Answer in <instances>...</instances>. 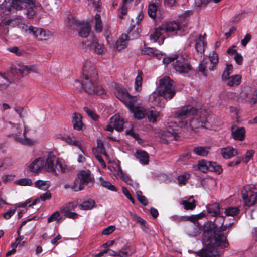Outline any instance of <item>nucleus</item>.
I'll return each mask as SVG.
<instances>
[{"label": "nucleus", "mask_w": 257, "mask_h": 257, "mask_svg": "<svg viewBox=\"0 0 257 257\" xmlns=\"http://www.w3.org/2000/svg\"><path fill=\"white\" fill-rule=\"evenodd\" d=\"M224 222L220 227L214 222L205 224L203 226L202 242L204 247L197 252H194L199 257H219L218 248H226L228 246L225 231L227 225L223 226Z\"/></svg>", "instance_id": "nucleus-1"}, {"label": "nucleus", "mask_w": 257, "mask_h": 257, "mask_svg": "<svg viewBox=\"0 0 257 257\" xmlns=\"http://www.w3.org/2000/svg\"><path fill=\"white\" fill-rule=\"evenodd\" d=\"M197 113V110L191 105H187L174 112V117L176 119L175 123L180 127L186 126L190 121V125L193 128H199L204 127L207 122V118L205 116V112L201 110L200 113L203 116H200L198 118V115L195 117L190 118Z\"/></svg>", "instance_id": "nucleus-2"}, {"label": "nucleus", "mask_w": 257, "mask_h": 257, "mask_svg": "<svg viewBox=\"0 0 257 257\" xmlns=\"http://www.w3.org/2000/svg\"><path fill=\"white\" fill-rule=\"evenodd\" d=\"M163 62L165 64L173 62L174 68L180 74L188 73L192 69L188 60L181 55H174L164 57Z\"/></svg>", "instance_id": "nucleus-3"}, {"label": "nucleus", "mask_w": 257, "mask_h": 257, "mask_svg": "<svg viewBox=\"0 0 257 257\" xmlns=\"http://www.w3.org/2000/svg\"><path fill=\"white\" fill-rule=\"evenodd\" d=\"M157 90L160 96L165 99H171L175 94L173 81L169 77H165L160 80Z\"/></svg>", "instance_id": "nucleus-4"}, {"label": "nucleus", "mask_w": 257, "mask_h": 257, "mask_svg": "<svg viewBox=\"0 0 257 257\" xmlns=\"http://www.w3.org/2000/svg\"><path fill=\"white\" fill-rule=\"evenodd\" d=\"M31 72H37V69L34 66H27L19 63L11 66L9 76L13 77L14 80H18L24 75Z\"/></svg>", "instance_id": "nucleus-5"}, {"label": "nucleus", "mask_w": 257, "mask_h": 257, "mask_svg": "<svg viewBox=\"0 0 257 257\" xmlns=\"http://www.w3.org/2000/svg\"><path fill=\"white\" fill-rule=\"evenodd\" d=\"M97 80H93L91 77H83L81 84L82 88L88 94L101 95L105 93V91L101 86L97 84Z\"/></svg>", "instance_id": "nucleus-6"}, {"label": "nucleus", "mask_w": 257, "mask_h": 257, "mask_svg": "<svg viewBox=\"0 0 257 257\" xmlns=\"http://www.w3.org/2000/svg\"><path fill=\"white\" fill-rule=\"evenodd\" d=\"M242 198L246 206H251L257 203V189L254 185L249 184L243 187L242 190Z\"/></svg>", "instance_id": "nucleus-7"}, {"label": "nucleus", "mask_w": 257, "mask_h": 257, "mask_svg": "<svg viewBox=\"0 0 257 257\" xmlns=\"http://www.w3.org/2000/svg\"><path fill=\"white\" fill-rule=\"evenodd\" d=\"M83 47L85 51H94L95 53L101 55L105 51L104 45L102 43H99L97 38L94 35L89 36L88 39L83 42Z\"/></svg>", "instance_id": "nucleus-8"}, {"label": "nucleus", "mask_w": 257, "mask_h": 257, "mask_svg": "<svg viewBox=\"0 0 257 257\" xmlns=\"http://www.w3.org/2000/svg\"><path fill=\"white\" fill-rule=\"evenodd\" d=\"M198 168L199 170L203 173L210 171L220 174L222 172V169L220 164L215 162L208 161L204 159L199 161Z\"/></svg>", "instance_id": "nucleus-9"}, {"label": "nucleus", "mask_w": 257, "mask_h": 257, "mask_svg": "<svg viewBox=\"0 0 257 257\" xmlns=\"http://www.w3.org/2000/svg\"><path fill=\"white\" fill-rule=\"evenodd\" d=\"M83 77L92 78L93 80L98 79V73L95 66L90 61H85L82 69Z\"/></svg>", "instance_id": "nucleus-10"}, {"label": "nucleus", "mask_w": 257, "mask_h": 257, "mask_svg": "<svg viewBox=\"0 0 257 257\" xmlns=\"http://www.w3.org/2000/svg\"><path fill=\"white\" fill-rule=\"evenodd\" d=\"M83 183L88 187L93 186L95 179L91 172L88 170H81L77 174Z\"/></svg>", "instance_id": "nucleus-11"}, {"label": "nucleus", "mask_w": 257, "mask_h": 257, "mask_svg": "<svg viewBox=\"0 0 257 257\" xmlns=\"http://www.w3.org/2000/svg\"><path fill=\"white\" fill-rule=\"evenodd\" d=\"M57 160L59 159L52 152L48 154L45 165V169L48 172L53 173L55 175L57 174L56 171V166L54 164V162L55 161L57 162Z\"/></svg>", "instance_id": "nucleus-12"}, {"label": "nucleus", "mask_w": 257, "mask_h": 257, "mask_svg": "<svg viewBox=\"0 0 257 257\" xmlns=\"http://www.w3.org/2000/svg\"><path fill=\"white\" fill-rule=\"evenodd\" d=\"M28 30L29 34H32L34 37L40 40H46L49 37V33H47L41 28L29 26Z\"/></svg>", "instance_id": "nucleus-13"}, {"label": "nucleus", "mask_w": 257, "mask_h": 257, "mask_svg": "<svg viewBox=\"0 0 257 257\" xmlns=\"http://www.w3.org/2000/svg\"><path fill=\"white\" fill-rule=\"evenodd\" d=\"M206 207L208 214L213 217H220V210L219 203L214 202L209 204L206 205ZM220 217L222 219H223L224 217L223 216H220Z\"/></svg>", "instance_id": "nucleus-14"}, {"label": "nucleus", "mask_w": 257, "mask_h": 257, "mask_svg": "<svg viewBox=\"0 0 257 257\" xmlns=\"http://www.w3.org/2000/svg\"><path fill=\"white\" fill-rule=\"evenodd\" d=\"M206 34L203 36L199 35L198 38L195 40V49L197 52L203 54L205 51V46L206 45L205 42Z\"/></svg>", "instance_id": "nucleus-15"}, {"label": "nucleus", "mask_w": 257, "mask_h": 257, "mask_svg": "<svg viewBox=\"0 0 257 257\" xmlns=\"http://www.w3.org/2000/svg\"><path fill=\"white\" fill-rule=\"evenodd\" d=\"M16 21L12 19H4L0 23V36L6 35L9 32V27L14 26Z\"/></svg>", "instance_id": "nucleus-16"}, {"label": "nucleus", "mask_w": 257, "mask_h": 257, "mask_svg": "<svg viewBox=\"0 0 257 257\" xmlns=\"http://www.w3.org/2000/svg\"><path fill=\"white\" fill-rule=\"evenodd\" d=\"M110 123L112 124L114 128L118 131H121L123 129L124 120L119 115L115 114L110 119Z\"/></svg>", "instance_id": "nucleus-17"}, {"label": "nucleus", "mask_w": 257, "mask_h": 257, "mask_svg": "<svg viewBox=\"0 0 257 257\" xmlns=\"http://www.w3.org/2000/svg\"><path fill=\"white\" fill-rule=\"evenodd\" d=\"M159 27L160 29L166 33L173 32L179 29V24L175 22L162 24Z\"/></svg>", "instance_id": "nucleus-18"}, {"label": "nucleus", "mask_w": 257, "mask_h": 257, "mask_svg": "<svg viewBox=\"0 0 257 257\" xmlns=\"http://www.w3.org/2000/svg\"><path fill=\"white\" fill-rule=\"evenodd\" d=\"M210 149L211 147L210 146H198L194 147L192 152L197 156L205 157L208 155Z\"/></svg>", "instance_id": "nucleus-19"}, {"label": "nucleus", "mask_w": 257, "mask_h": 257, "mask_svg": "<svg viewBox=\"0 0 257 257\" xmlns=\"http://www.w3.org/2000/svg\"><path fill=\"white\" fill-rule=\"evenodd\" d=\"M83 22L78 21L71 14L68 15L65 20L66 25L70 29H75L80 26Z\"/></svg>", "instance_id": "nucleus-20"}, {"label": "nucleus", "mask_w": 257, "mask_h": 257, "mask_svg": "<svg viewBox=\"0 0 257 257\" xmlns=\"http://www.w3.org/2000/svg\"><path fill=\"white\" fill-rule=\"evenodd\" d=\"M128 36L126 34H122L116 42V48L118 51H121L126 47L128 43Z\"/></svg>", "instance_id": "nucleus-21"}, {"label": "nucleus", "mask_w": 257, "mask_h": 257, "mask_svg": "<svg viewBox=\"0 0 257 257\" xmlns=\"http://www.w3.org/2000/svg\"><path fill=\"white\" fill-rule=\"evenodd\" d=\"M116 90L115 92L116 97L122 102L130 95L126 89L121 86H117Z\"/></svg>", "instance_id": "nucleus-22"}, {"label": "nucleus", "mask_w": 257, "mask_h": 257, "mask_svg": "<svg viewBox=\"0 0 257 257\" xmlns=\"http://www.w3.org/2000/svg\"><path fill=\"white\" fill-rule=\"evenodd\" d=\"M30 0H10L13 9L23 10L29 4Z\"/></svg>", "instance_id": "nucleus-23"}, {"label": "nucleus", "mask_w": 257, "mask_h": 257, "mask_svg": "<svg viewBox=\"0 0 257 257\" xmlns=\"http://www.w3.org/2000/svg\"><path fill=\"white\" fill-rule=\"evenodd\" d=\"M82 119V116L81 114L77 113L74 114L72 118V124L74 129L78 131L82 130L83 126Z\"/></svg>", "instance_id": "nucleus-24"}, {"label": "nucleus", "mask_w": 257, "mask_h": 257, "mask_svg": "<svg viewBox=\"0 0 257 257\" xmlns=\"http://www.w3.org/2000/svg\"><path fill=\"white\" fill-rule=\"evenodd\" d=\"M79 27L80 31L78 32L79 36L86 38L89 36L90 26L88 23L83 22Z\"/></svg>", "instance_id": "nucleus-25"}, {"label": "nucleus", "mask_w": 257, "mask_h": 257, "mask_svg": "<svg viewBox=\"0 0 257 257\" xmlns=\"http://www.w3.org/2000/svg\"><path fill=\"white\" fill-rule=\"evenodd\" d=\"M12 9L10 0H5L0 4V13L9 15L12 12Z\"/></svg>", "instance_id": "nucleus-26"}, {"label": "nucleus", "mask_w": 257, "mask_h": 257, "mask_svg": "<svg viewBox=\"0 0 257 257\" xmlns=\"http://www.w3.org/2000/svg\"><path fill=\"white\" fill-rule=\"evenodd\" d=\"M43 165V160L41 158H36L29 166L31 172L37 173Z\"/></svg>", "instance_id": "nucleus-27"}, {"label": "nucleus", "mask_w": 257, "mask_h": 257, "mask_svg": "<svg viewBox=\"0 0 257 257\" xmlns=\"http://www.w3.org/2000/svg\"><path fill=\"white\" fill-rule=\"evenodd\" d=\"M238 47L236 45H232L229 47L227 50V53L230 56L235 55L234 59L238 64H241V55L237 53Z\"/></svg>", "instance_id": "nucleus-28"}, {"label": "nucleus", "mask_w": 257, "mask_h": 257, "mask_svg": "<svg viewBox=\"0 0 257 257\" xmlns=\"http://www.w3.org/2000/svg\"><path fill=\"white\" fill-rule=\"evenodd\" d=\"M142 53L144 54L154 56L160 59L163 56V54L154 48L146 47L142 49Z\"/></svg>", "instance_id": "nucleus-29"}, {"label": "nucleus", "mask_w": 257, "mask_h": 257, "mask_svg": "<svg viewBox=\"0 0 257 257\" xmlns=\"http://www.w3.org/2000/svg\"><path fill=\"white\" fill-rule=\"evenodd\" d=\"M237 154V151L231 147H226L221 150V154L224 158L228 159Z\"/></svg>", "instance_id": "nucleus-30"}, {"label": "nucleus", "mask_w": 257, "mask_h": 257, "mask_svg": "<svg viewBox=\"0 0 257 257\" xmlns=\"http://www.w3.org/2000/svg\"><path fill=\"white\" fill-rule=\"evenodd\" d=\"M135 156L142 164L146 165L149 162V156L144 151H137Z\"/></svg>", "instance_id": "nucleus-31"}, {"label": "nucleus", "mask_w": 257, "mask_h": 257, "mask_svg": "<svg viewBox=\"0 0 257 257\" xmlns=\"http://www.w3.org/2000/svg\"><path fill=\"white\" fill-rule=\"evenodd\" d=\"M176 133V131L173 128L167 131H163L160 134V142L163 144H168L167 138L174 136Z\"/></svg>", "instance_id": "nucleus-32"}, {"label": "nucleus", "mask_w": 257, "mask_h": 257, "mask_svg": "<svg viewBox=\"0 0 257 257\" xmlns=\"http://www.w3.org/2000/svg\"><path fill=\"white\" fill-rule=\"evenodd\" d=\"M128 38L129 39H137L139 37V33L138 31V28L135 25H132L130 26L127 31Z\"/></svg>", "instance_id": "nucleus-33"}, {"label": "nucleus", "mask_w": 257, "mask_h": 257, "mask_svg": "<svg viewBox=\"0 0 257 257\" xmlns=\"http://www.w3.org/2000/svg\"><path fill=\"white\" fill-rule=\"evenodd\" d=\"M84 188V184L77 175V178H75L73 183L72 184L71 189L74 191H78L83 189Z\"/></svg>", "instance_id": "nucleus-34"}, {"label": "nucleus", "mask_w": 257, "mask_h": 257, "mask_svg": "<svg viewBox=\"0 0 257 257\" xmlns=\"http://www.w3.org/2000/svg\"><path fill=\"white\" fill-rule=\"evenodd\" d=\"M95 202L92 199H89L83 201L80 205L79 208L81 210H88L92 209L95 207Z\"/></svg>", "instance_id": "nucleus-35"}, {"label": "nucleus", "mask_w": 257, "mask_h": 257, "mask_svg": "<svg viewBox=\"0 0 257 257\" xmlns=\"http://www.w3.org/2000/svg\"><path fill=\"white\" fill-rule=\"evenodd\" d=\"M99 180L100 185L103 187L112 191H117V189L115 186L112 185L110 182L103 179L102 177L99 178Z\"/></svg>", "instance_id": "nucleus-36"}, {"label": "nucleus", "mask_w": 257, "mask_h": 257, "mask_svg": "<svg viewBox=\"0 0 257 257\" xmlns=\"http://www.w3.org/2000/svg\"><path fill=\"white\" fill-rule=\"evenodd\" d=\"M132 111L133 112L135 117L138 119H141L144 118L146 114V111L144 109L140 107H137L133 108Z\"/></svg>", "instance_id": "nucleus-37"}, {"label": "nucleus", "mask_w": 257, "mask_h": 257, "mask_svg": "<svg viewBox=\"0 0 257 257\" xmlns=\"http://www.w3.org/2000/svg\"><path fill=\"white\" fill-rule=\"evenodd\" d=\"M160 96H158V94L155 92L152 93L149 97V101L151 102H157V104L156 105L161 108H164L165 104L164 102H161L160 101Z\"/></svg>", "instance_id": "nucleus-38"}, {"label": "nucleus", "mask_w": 257, "mask_h": 257, "mask_svg": "<svg viewBox=\"0 0 257 257\" xmlns=\"http://www.w3.org/2000/svg\"><path fill=\"white\" fill-rule=\"evenodd\" d=\"M227 81V84L228 86H237L240 83L241 76L239 75H232Z\"/></svg>", "instance_id": "nucleus-39"}, {"label": "nucleus", "mask_w": 257, "mask_h": 257, "mask_svg": "<svg viewBox=\"0 0 257 257\" xmlns=\"http://www.w3.org/2000/svg\"><path fill=\"white\" fill-rule=\"evenodd\" d=\"M34 4L31 3L30 1H29V4L26 7H25L24 10L25 11V13L27 15L28 18H33L35 14V12L33 9Z\"/></svg>", "instance_id": "nucleus-40"}, {"label": "nucleus", "mask_w": 257, "mask_h": 257, "mask_svg": "<svg viewBox=\"0 0 257 257\" xmlns=\"http://www.w3.org/2000/svg\"><path fill=\"white\" fill-rule=\"evenodd\" d=\"M149 121L152 123H155L157 121V118L160 116V114L157 111L153 110H149L147 113Z\"/></svg>", "instance_id": "nucleus-41"}, {"label": "nucleus", "mask_w": 257, "mask_h": 257, "mask_svg": "<svg viewBox=\"0 0 257 257\" xmlns=\"http://www.w3.org/2000/svg\"><path fill=\"white\" fill-rule=\"evenodd\" d=\"M232 136L234 140H241V128L237 127L235 124H233L231 127Z\"/></svg>", "instance_id": "nucleus-42"}, {"label": "nucleus", "mask_w": 257, "mask_h": 257, "mask_svg": "<svg viewBox=\"0 0 257 257\" xmlns=\"http://www.w3.org/2000/svg\"><path fill=\"white\" fill-rule=\"evenodd\" d=\"M95 24L94 26V29L97 32L100 33L102 31V25L100 15L96 14L95 15Z\"/></svg>", "instance_id": "nucleus-43"}, {"label": "nucleus", "mask_w": 257, "mask_h": 257, "mask_svg": "<svg viewBox=\"0 0 257 257\" xmlns=\"http://www.w3.org/2000/svg\"><path fill=\"white\" fill-rule=\"evenodd\" d=\"M119 172L121 174V178L122 180L126 182L127 184L132 186L133 187H135V186L133 185L132 183V180L131 178L125 173H124L122 170L120 168ZM135 187H138L139 186V184L138 183H135Z\"/></svg>", "instance_id": "nucleus-44"}, {"label": "nucleus", "mask_w": 257, "mask_h": 257, "mask_svg": "<svg viewBox=\"0 0 257 257\" xmlns=\"http://www.w3.org/2000/svg\"><path fill=\"white\" fill-rule=\"evenodd\" d=\"M10 83L9 79L0 73V90L6 89Z\"/></svg>", "instance_id": "nucleus-45"}, {"label": "nucleus", "mask_w": 257, "mask_h": 257, "mask_svg": "<svg viewBox=\"0 0 257 257\" xmlns=\"http://www.w3.org/2000/svg\"><path fill=\"white\" fill-rule=\"evenodd\" d=\"M25 131L23 133V136L25 137L26 132L28 131L27 128H26V126L24 125ZM15 139L18 142L21 143L22 144L24 145H31L33 144V141L29 138L25 137L24 139L19 138L18 137H15Z\"/></svg>", "instance_id": "nucleus-46"}, {"label": "nucleus", "mask_w": 257, "mask_h": 257, "mask_svg": "<svg viewBox=\"0 0 257 257\" xmlns=\"http://www.w3.org/2000/svg\"><path fill=\"white\" fill-rule=\"evenodd\" d=\"M157 11V7L155 4H150L148 9V14L149 16L155 19L156 17V12Z\"/></svg>", "instance_id": "nucleus-47"}, {"label": "nucleus", "mask_w": 257, "mask_h": 257, "mask_svg": "<svg viewBox=\"0 0 257 257\" xmlns=\"http://www.w3.org/2000/svg\"><path fill=\"white\" fill-rule=\"evenodd\" d=\"M232 70L233 66L232 65H226V68L222 75V79L223 81L228 80L230 78L229 75L232 72Z\"/></svg>", "instance_id": "nucleus-48"}, {"label": "nucleus", "mask_w": 257, "mask_h": 257, "mask_svg": "<svg viewBox=\"0 0 257 257\" xmlns=\"http://www.w3.org/2000/svg\"><path fill=\"white\" fill-rule=\"evenodd\" d=\"M35 186L39 189L46 190L50 187V184L47 181L39 180L35 182Z\"/></svg>", "instance_id": "nucleus-49"}, {"label": "nucleus", "mask_w": 257, "mask_h": 257, "mask_svg": "<svg viewBox=\"0 0 257 257\" xmlns=\"http://www.w3.org/2000/svg\"><path fill=\"white\" fill-rule=\"evenodd\" d=\"M122 102L131 110H133L135 102V97L130 95Z\"/></svg>", "instance_id": "nucleus-50"}, {"label": "nucleus", "mask_w": 257, "mask_h": 257, "mask_svg": "<svg viewBox=\"0 0 257 257\" xmlns=\"http://www.w3.org/2000/svg\"><path fill=\"white\" fill-rule=\"evenodd\" d=\"M142 77L140 73L138 72V74L136 77L135 82V88L136 91L140 92L142 89Z\"/></svg>", "instance_id": "nucleus-51"}, {"label": "nucleus", "mask_w": 257, "mask_h": 257, "mask_svg": "<svg viewBox=\"0 0 257 257\" xmlns=\"http://www.w3.org/2000/svg\"><path fill=\"white\" fill-rule=\"evenodd\" d=\"M136 195L138 200L143 205L146 206L148 204V200L146 197L142 195V192L141 191H136Z\"/></svg>", "instance_id": "nucleus-52"}, {"label": "nucleus", "mask_w": 257, "mask_h": 257, "mask_svg": "<svg viewBox=\"0 0 257 257\" xmlns=\"http://www.w3.org/2000/svg\"><path fill=\"white\" fill-rule=\"evenodd\" d=\"M239 210L237 207H228L225 210L226 216H234L238 213Z\"/></svg>", "instance_id": "nucleus-53"}, {"label": "nucleus", "mask_w": 257, "mask_h": 257, "mask_svg": "<svg viewBox=\"0 0 257 257\" xmlns=\"http://www.w3.org/2000/svg\"><path fill=\"white\" fill-rule=\"evenodd\" d=\"M254 154V151L253 150H247L245 155L244 158L242 157V162L247 164L252 158Z\"/></svg>", "instance_id": "nucleus-54"}, {"label": "nucleus", "mask_w": 257, "mask_h": 257, "mask_svg": "<svg viewBox=\"0 0 257 257\" xmlns=\"http://www.w3.org/2000/svg\"><path fill=\"white\" fill-rule=\"evenodd\" d=\"M161 31L162 30L160 29V27L156 29L155 31L150 35V39L153 40L154 42H156L162 35Z\"/></svg>", "instance_id": "nucleus-55"}, {"label": "nucleus", "mask_w": 257, "mask_h": 257, "mask_svg": "<svg viewBox=\"0 0 257 257\" xmlns=\"http://www.w3.org/2000/svg\"><path fill=\"white\" fill-rule=\"evenodd\" d=\"M84 111L94 121H97L98 119L99 116L93 111L90 110L87 107H84Z\"/></svg>", "instance_id": "nucleus-56"}, {"label": "nucleus", "mask_w": 257, "mask_h": 257, "mask_svg": "<svg viewBox=\"0 0 257 257\" xmlns=\"http://www.w3.org/2000/svg\"><path fill=\"white\" fill-rule=\"evenodd\" d=\"M195 201L193 199L192 201L189 202L187 200H184L182 202V204L184 206V208L186 210H192L195 207Z\"/></svg>", "instance_id": "nucleus-57"}, {"label": "nucleus", "mask_w": 257, "mask_h": 257, "mask_svg": "<svg viewBox=\"0 0 257 257\" xmlns=\"http://www.w3.org/2000/svg\"><path fill=\"white\" fill-rule=\"evenodd\" d=\"M17 183L21 186H31L32 181L29 178H22L17 181Z\"/></svg>", "instance_id": "nucleus-58"}, {"label": "nucleus", "mask_w": 257, "mask_h": 257, "mask_svg": "<svg viewBox=\"0 0 257 257\" xmlns=\"http://www.w3.org/2000/svg\"><path fill=\"white\" fill-rule=\"evenodd\" d=\"M77 206V204L73 202H70L67 204H66L62 208V211H71L74 210Z\"/></svg>", "instance_id": "nucleus-59"}, {"label": "nucleus", "mask_w": 257, "mask_h": 257, "mask_svg": "<svg viewBox=\"0 0 257 257\" xmlns=\"http://www.w3.org/2000/svg\"><path fill=\"white\" fill-rule=\"evenodd\" d=\"M119 12V17L120 19H123V16L126 15L127 13V8L125 3H122L121 7L118 10Z\"/></svg>", "instance_id": "nucleus-60"}, {"label": "nucleus", "mask_w": 257, "mask_h": 257, "mask_svg": "<svg viewBox=\"0 0 257 257\" xmlns=\"http://www.w3.org/2000/svg\"><path fill=\"white\" fill-rule=\"evenodd\" d=\"M189 174L180 175L177 178V180L179 185H185L189 178Z\"/></svg>", "instance_id": "nucleus-61"}, {"label": "nucleus", "mask_w": 257, "mask_h": 257, "mask_svg": "<svg viewBox=\"0 0 257 257\" xmlns=\"http://www.w3.org/2000/svg\"><path fill=\"white\" fill-rule=\"evenodd\" d=\"M57 165L59 166L61 171L63 173L68 172L71 169L66 164L62 163L59 160H57Z\"/></svg>", "instance_id": "nucleus-62"}, {"label": "nucleus", "mask_w": 257, "mask_h": 257, "mask_svg": "<svg viewBox=\"0 0 257 257\" xmlns=\"http://www.w3.org/2000/svg\"><path fill=\"white\" fill-rule=\"evenodd\" d=\"M209 59L211 64H217L218 62V54L212 51L209 54Z\"/></svg>", "instance_id": "nucleus-63"}, {"label": "nucleus", "mask_w": 257, "mask_h": 257, "mask_svg": "<svg viewBox=\"0 0 257 257\" xmlns=\"http://www.w3.org/2000/svg\"><path fill=\"white\" fill-rule=\"evenodd\" d=\"M133 252L129 251H124L122 249L117 251L116 257H128L132 254Z\"/></svg>", "instance_id": "nucleus-64"}]
</instances>
